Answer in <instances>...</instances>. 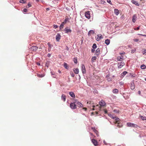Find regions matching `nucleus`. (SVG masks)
Listing matches in <instances>:
<instances>
[{
  "instance_id": "f03ea898",
  "label": "nucleus",
  "mask_w": 146,
  "mask_h": 146,
  "mask_svg": "<svg viewBox=\"0 0 146 146\" xmlns=\"http://www.w3.org/2000/svg\"><path fill=\"white\" fill-rule=\"evenodd\" d=\"M126 56L125 55V53H121L119 56H118L117 58L118 61H121L125 58Z\"/></svg>"
},
{
  "instance_id": "58836bf2",
  "label": "nucleus",
  "mask_w": 146,
  "mask_h": 146,
  "mask_svg": "<svg viewBox=\"0 0 146 146\" xmlns=\"http://www.w3.org/2000/svg\"><path fill=\"white\" fill-rule=\"evenodd\" d=\"M31 4L29 3H28L27 5L26 6L27 8H29L30 7H31Z\"/></svg>"
},
{
  "instance_id": "20e7f679",
  "label": "nucleus",
  "mask_w": 146,
  "mask_h": 146,
  "mask_svg": "<svg viewBox=\"0 0 146 146\" xmlns=\"http://www.w3.org/2000/svg\"><path fill=\"white\" fill-rule=\"evenodd\" d=\"M103 37L102 36V35L100 34H99L96 36V40L99 41L101 39L103 38Z\"/></svg>"
},
{
  "instance_id": "5fc2aeb1",
  "label": "nucleus",
  "mask_w": 146,
  "mask_h": 146,
  "mask_svg": "<svg viewBox=\"0 0 146 146\" xmlns=\"http://www.w3.org/2000/svg\"><path fill=\"white\" fill-rule=\"evenodd\" d=\"M50 9L49 8H46V10H47V11H49V10Z\"/></svg>"
},
{
  "instance_id": "72a5a7b5",
  "label": "nucleus",
  "mask_w": 146,
  "mask_h": 146,
  "mask_svg": "<svg viewBox=\"0 0 146 146\" xmlns=\"http://www.w3.org/2000/svg\"><path fill=\"white\" fill-rule=\"evenodd\" d=\"M146 53V50L143 49H142V53L143 54H144Z\"/></svg>"
},
{
  "instance_id": "e433bc0d",
  "label": "nucleus",
  "mask_w": 146,
  "mask_h": 146,
  "mask_svg": "<svg viewBox=\"0 0 146 146\" xmlns=\"http://www.w3.org/2000/svg\"><path fill=\"white\" fill-rule=\"evenodd\" d=\"M97 107H98L99 108V105H96V106H93V108H92V110H95V108H97Z\"/></svg>"
},
{
  "instance_id": "1a4fd4ad",
  "label": "nucleus",
  "mask_w": 146,
  "mask_h": 146,
  "mask_svg": "<svg viewBox=\"0 0 146 146\" xmlns=\"http://www.w3.org/2000/svg\"><path fill=\"white\" fill-rule=\"evenodd\" d=\"M86 17L88 19H89L90 18V13L89 11H87L86 12L85 14Z\"/></svg>"
},
{
  "instance_id": "4c0bfd02",
  "label": "nucleus",
  "mask_w": 146,
  "mask_h": 146,
  "mask_svg": "<svg viewBox=\"0 0 146 146\" xmlns=\"http://www.w3.org/2000/svg\"><path fill=\"white\" fill-rule=\"evenodd\" d=\"M93 131L95 132V133L97 135H98V131L95 129H93Z\"/></svg>"
},
{
  "instance_id": "49530a36",
  "label": "nucleus",
  "mask_w": 146,
  "mask_h": 146,
  "mask_svg": "<svg viewBox=\"0 0 146 146\" xmlns=\"http://www.w3.org/2000/svg\"><path fill=\"white\" fill-rule=\"evenodd\" d=\"M65 49L67 50H68L69 48L67 46H66Z\"/></svg>"
},
{
  "instance_id": "6ab92c4d",
  "label": "nucleus",
  "mask_w": 146,
  "mask_h": 146,
  "mask_svg": "<svg viewBox=\"0 0 146 146\" xmlns=\"http://www.w3.org/2000/svg\"><path fill=\"white\" fill-rule=\"evenodd\" d=\"M73 71L76 74H78L79 72V69L78 68H74L73 69Z\"/></svg>"
},
{
  "instance_id": "7ed1b4c3",
  "label": "nucleus",
  "mask_w": 146,
  "mask_h": 146,
  "mask_svg": "<svg viewBox=\"0 0 146 146\" xmlns=\"http://www.w3.org/2000/svg\"><path fill=\"white\" fill-rule=\"evenodd\" d=\"M127 125L128 127L137 128L138 127V126L137 124L131 122L127 123Z\"/></svg>"
},
{
  "instance_id": "f704fd0d",
  "label": "nucleus",
  "mask_w": 146,
  "mask_h": 146,
  "mask_svg": "<svg viewBox=\"0 0 146 146\" xmlns=\"http://www.w3.org/2000/svg\"><path fill=\"white\" fill-rule=\"evenodd\" d=\"M73 61L74 63L76 64L77 62V60L76 58H74L73 59Z\"/></svg>"
},
{
  "instance_id": "bf43d9fd",
  "label": "nucleus",
  "mask_w": 146,
  "mask_h": 146,
  "mask_svg": "<svg viewBox=\"0 0 146 146\" xmlns=\"http://www.w3.org/2000/svg\"><path fill=\"white\" fill-rule=\"evenodd\" d=\"M64 22H65L66 23V19H65Z\"/></svg>"
},
{
  "instance_id": "69168bd1",
  "label": "nucleus",
  "mask_w": 146,
  "mask_h": 146,
  "mask_svg": "<svg viewBox=\"0 0 146 146\" xmlns=\"http://www.w3.org/2000/svg\"><path fill=\"white\" fill-rule=\"evenodd\" d=\"M49 43H48V45H49Z\"/></svg>"
},
{
  "instance_id": "9d476101",
  "label": "nucleus",
  "mask_w": 146,
  "mask_h": 146,
  "mask_svg": "<svg viewBox=\"0 0 146 146\" xmlns=\"http://www.w3.org/2000/svg\"><path fill=\"white\" fill-rule=\"evenodd\" d=\"M82 70L83 74L85 73L86 72V68L84 65L83 64H82Z\"/></svg>"
},
{
  "instance_id": "6e6552de",
  "label": "nucleus",
  "mask_w": 146,
  "mask_h": 146,
  "mask_svg": "<svg viewBox=\"0 0 146 146\" xmlns=\"http://www.w3.org/2000/svg\"><path fill=\"white\" fill-rule=\"evenodd\" d=\"M38 49V47L36 46H32L29 49L30 50L35 51H36Z\"/></svg>"
},
{
  "instance_id": "412c9836",
  "label": "nucleus",
  "mask_w": 146,
  "mask_h": 146,
  "mask_svg": "<svg viewBox=\"0 0 146 146\" xmlns=\"http://www.w3.org/2000/svg\"><path fill=\"white\" fill-rule=\"evenodd\" d=\"M127 72L126 71H124L123 72L122 74H121V78L123 77L125 75Z\"/></svg>"
},
{
  "instance_id": "864d4df0",
  "label": "nucleus",
  "mask_w": 146,
  "mask_h": 146,
  "mask_svg": "<svg viewBox=\"0 0 146 146\" xmlns=\"http://www.w3.org/2000/svg\"><path fill=\"white\" fill-rule=\"evenodd\" d=\"M104 112L105 113H107V111L106 110H104Z\"/></svg>"
},
{
  "instance_id": "4d7b16f0",
  "label": "nucleus",
  "mask_w": 146,
  "mask_h": 146,
  "mask_svg": "<svg viewBox=\"0 0 146 146\" xmlns=\"http://www.w3.org/2000/svg\"><path fill=\"white\" fill-rule=\"evenodd\" d=\"M142 35V36H146V35Z\"/></svg>"
},
{
  "instance_id": "37998d69",
  "label": "nucleus",
  "mask_w": 146,
  "mask_h": 146,
  "mask_svg": "<svg viewBox=\"0 0 146 146\" xmlns=\"http://www.w3.org/2000/svg\"><path fill=\"white\" fill-rule=\"evenodd\" d=\"M53 27L54 29H56L58 27V26L56 25H53Z\"/></svg>"
},
{
  "instance_id": "a18cd8bd",
  "label": "nucleus",
  "mask_w": 146,
  "mask_h": 146,
  "mask_svg": "<svg viewBox=\"0 0 146 146\" xmlns=\"http://www.w3.org/2000/svg\"><path fill=\"white\" fill-rule=\"evenodd\" d=\"M107 2L110 4H112L110 0H107Z\"/></svg>"
},
{
  "instance_id": "09e8293b",
  "label": "nucleus",
  "mask_w": 146,
  "mask_h": 146,
  "mask_svg": "<svg viewBox=\"0 0 146 146\" xmlns=\"http://www.w3.org/2000/svg\"><path fill=\"white\" fill-rule=\"evenodd\" d=\"M51 56V54H48L47 55V56L48 57H50Z\"/></svg>"
},
{
  "instance_id": "dca6fc26",
  "label": "nucleus",
  "mask_w": 146,
  "mask_h": 146,
  "mask_svg": "<svg viewBox=\"0 0 146 146\" xmlns=\"http://www.w3.org/2000/svg\"><path fill=\"white\" fill-rule=\"evenodd\" d=\"M131 2L135 4L136 5L139 6V4L137 1L134 0H132L131 1Z\"/></svg>"
},
{
  "instance_id": "de8ad7c7",
  "label": "nucleus",
  "mask_w": 146,
  "mask_h": 146,
  "mask_svg": "<svg viewBox=\"0 0 146 146\" xmlns=\"http://www.w3.org/2000/svg\"><path fill=\"white\" fill-rule=\"evenodd\" d=\"M135 50H132L131 51V52L132 53H133L134 52H135Z\"/></svg>"
},
{
  "instance_id": "8fccbe9b",
  "label": "nucleus",
  "mask_w": 146,
  "mask_h": 146,
  "mask_svg": "<svg viewBox=\"0 0 146 146\" xmlns=\"http://www.w3.org/2000/svg\"><path fill=\"white\" fill-rule=\"evenodd\" d=\"M82 109L83 110H84L85 111H86L87 110V108H83Z\"/></svg>"
},
{
  "instance_id": "473e14b6",
  "label": "nucleus",
  "mask_w": 146,
  "mask_h": 146,
  "mask_svg": "<svg viewBox=\"0 0 146 146\" xmlns=\"http://www.w3.org/2000/svg\"><path fill=\"white\" fill-rule=\"evenodd\" d=\"M27 0H20V2L22 3H25L26 2Z\"/></svg>"
},
{
  "instance_id": "2f4dec72",
  "label": "nucleus",
  "mask_w": 146,
  "mask_h": 146,
  "mask_svg": "<svg viewBox=\"0 0 146 146\" xmlns=\"http://www.w3.org/2000/svg\"><path fill=\"white\" fill-rule=\"evenodd\" d=\"M44 76V74H37V76L38 77H40V78L43 77Z\"/></svg>"
},
{
  "instance_id": "13d9d810",
  "label": "nucleus",
  "mask_w": 146,
  "mask_h": 146,
  "mask_svg": "<svg viewBox=\"0 0 146 146\" xmlns=\"http://www.w3.org/2000/svg\"><path fill=\"white\" fill-rule=\"evenodd\" d=\"M94 50H93V49H92V52H94Z\"/></svg>"
},
{
  "instance_id": "603ef678",
  "label": "nucleus",
  "mask_w": 146,
  "mask_h": 146,
  "mask_svg": "<svg viewBox=\"0 0 146 146\" xmlns=\"http://www.w3.org/2000/svg\"><path fill=\"white\" fill-rule=\"evenodd\" d=\"M138 94L140 95H141V92L140 91H139L138 92Z\"/></svg>"
},
{
  "instance_id": "79ce46f5",
  "label": "nucleus",
  "mask_w": 146,
  "mask_h": 146,
  "mask_svg": "<svg viewBox=\"0 0 146 146\" xmlns=\"http://www.w3.org/2000/svg\"><path fill=\"white\" fill-rule=\"evenodd\" d=\"M139 27H140V26H139V27H137L135 28H134V29L135 30H139Z\"/></svg>"
},
{
  "instance_id": "a19ab883",
  "label": "nucleus",
  "mask_w": 146,
  "mask_h": 146,
  "mask_svg": "<svg viewBox=\"0 0 146 146\" xmlns=\"http://www.w3.org/2000/svg\"><path fill=\"white\" fill-rule=\"evenodd\" d=\"M141 119L143 120H144L146 119L145 118L146 117H144L143 116H141Z\"/></svg>"
},
{
  "instance_id": "2eb2a0df",
  "label": "nucleus",
  "mask_w": 146,
  "mask_h": 146,
  "mask_svg": "<svg viewBox=\"0 0 146 146\" xmlns=\"http://www.w3.org/2000/svg\"><path fill=\"white\" fill-rule=\"evenodd\" d=\"M106 80L109 82H110L111 81V78L109 75H107L106 76Z\"/></svg>"
},
{
  "instance_id": "ddd939ff",
  "label": "nucleus",
  "mask_w": 146,
  "mask_h": 146,
  "mask_svg": "<svg viewBox=\"0 0 146 146\" xmlns=\"http://www.w3.org/2000/svg\"><path fill=\"white\" fill-rule=\"evenodd\" d=\"M61 36L59 34H57L56 36V40L57 41H58L60 39Z\"/></svg>"
},
{
  "instance_id": "c85d7f7f",
  "label": "nucleus",
  "mask_w": 146,
  "mask_h": 146,
  "mask_svg": "<svg viewBox=\"0 0 146 146\" xmlns=\"http://www.w3.org/2000/svg\"><path fill=\"white\" fill-rule=\"evenodd\" d=\"M97 59V58L96 56H94L91 59L92 61V62H94V61L96 60Z\"/></svg>"
},
{
  "instance_id": "9b49d317",
  "label": "nucleus",
  "mask_w": 146,
  "mask_h": 146,
  "mask_svg": "<svg viewBox=\"0 0 146 146\" xmlns=\"http://www.w3.org/2000/svg\"><path fill=\"white\" fill-rule=\"evenodd\" d=\"M92 142L95 146H96L98 145V142L97 141L94 139H92Z\"/></svg>"
},
{
  "instance_id": "c756f323",
  "label": "nucleus",
  "mask_w": 146,
  "mask_h": 146,
  "mask_svg": "<svg viewBox=\"0 0 146 146\" xmlns=\"http://www.w3.org/2000/svg\"><path fill=\"white\" fill-rule=\"evenodd\" d=\"M64 66L66 69H68V64L66 63H64Z\"/></svg>"
},
{
  "instance_id": "f8f14e48",
  "label": "nucleus",
  "mask_w": 146,
  "mask_h": 146,
  "mask_svg": "<svg viewBox=\"0 0 146 146\" xmlns=\"http://www.w3.org/2000/svg\"><path fill=\"white\" fill-rule=\"evenodd\" d=\"M99 104L101 106H104L105 105L106 103L104 101L102 100L100 102Z\"/></svg>"
},
{
  "instance_id": "ea45409f",
  "label": "nucleus",
  "mask_w": 146,
  "mask_h": 146,
  "mask_svg": "<svg viewBox=\"0 0 146 146\" xmlns=\"http://www.w3.org/2000/svg\"><path fill=\"white\" fill-rule=\"evenodd\" d=\"M70 74L71 76L72 77H74V74L73 73V72L72 71L71 72H70Z\"/></svg>"
},
{
  "instance_id": "c9c22d12",
  "label": "nucleus",
  "mask_w": 146,
  "mask_h": 146,
  "mask_svg": "<svg viewBox=\"0 0 146 146\" xmlns=\"http://www.w3.org/2000/svg\"><path fill=\"white\" fill-rule=\"evenodd\" d=\"M92 47L94 48H96V47H97L96 44H95V43L94 44H93V45Z\"/></svg>"
},
{
  "instance_id": "5701e85b",
  "label": "nucleus",
  "mask_w": 146,
  "mask_h": 146,
  "mask_svg": "<svg viewBox=\"0 0 146 146\" xmlns=\"http://www.w3.org/2000/svg\"><path fill=\"white\" fill-rule=\"evenodd\" d=\"M69 94L70 96L72 98H74L75 97V94L73 92H69Z\"/></svg>"
},
{
  "instance_id": "7c9ffc66",
  "label": "nucleus",
  "mask_w": 146,
  "mask_h": 146,
  "mask_svg": "<svg viewBox=\"0 0 146 146\" xmlns=\"http://www.w3.org/2000/svg\"><path fill=\"white\" fill-rule=\"evenodd\" d=\"M146 66L144 64H143L141 66V68L142 69H145L146 68Z\"/></svg>"
},
{
  "instance_id": "052dcab7",
  "label": "nucleus",
  "mask_w": 146,
  "mask_h": 146,
  "mask_svg": "<svg viewBox=\"0 0 146 146\" xmlns=\"http://www.w3.org/2000/svg\"><path fill=\"white\" fill-rule=\"evenodd\" d=\"M58 72H59V73H61V71H60V70H59L58 71Z\"/></svg>"
},
{
  "instance_id": "a878e982",
  "label": "nucleus",
  "mask_w": 146,
  "mask_h": 146,
  "mask_svg": "<svg viewBox=\"0 0 146 146\" xmlns=\"http://www.w3.org/2000/svg\"><path fill=\"white\" fill-rule=\"evenodd\" d=\"M110 40L107 39L105 40V43L107 45H108L110 43Z\"/></svg>"
},
{
  "instance_id": "338daca9",
  "label": "nucleus",
  "mask_w": 146,
  "mask_h": 146,
  "mask_svg": "<svg viewBox=\"0 0 146 146\" xmlns=\"http://www.w3.org/2000/svg\"><path fill=\"white\" fill-rule=\"evenodd\" d=\"M49 43H48V45H49Z\"/></svg>"
},
{
  "instance_id": "39448f33",
  "label": "nucleus",
  "mask_w": 146,
  "mask_h": 146,
  "mask_svg": "<svg viewBox=\"0 0 146 146\" xmlns=\"http://www.w3.org/2000/svg\"><path fill=\"white\" fill-rule=\"evenodd\" d=\"M125 65V63L123 62H121L118 63V68H120Z\"/></svg>"
},
{
  "instance_id": "f3484780",
  "label": "nucleus",
  "mask_w": 146,
  "mask_h": 146,
  "mask_svg": "<svg viewBox=\"0 0 146 146\" xmlns=\"http://www.w3.org/2000/svg\"><path fill=\"white\" fill-rule=\"evenodd\" d=\"M130 87H131V89L132 90H133L135 89V86L134 84L133 83H131Z\"/></svg>"
},
{
  "instance_id": "6e6d98bb",
  "label": "nucleus",
  "mask_w": 146,
  "mask_h": 146,
  "mask_svg": "<svg viewBox=\"0 0 146 146\" xmlns=\"http://www.w3.org/2000/svg\"><path fill=\"white\" fill-rule=\"evenodd\" d=\"M37 65H40V64L39 63H37Z\"/></svg>"
},
{
  "instance_id": "0e129e2a",
  "label": "nucleus",
  "mask_w": 146,
  "mask_h": 146,
  "mask_svg": "<svg viewBox=\"0 0 146 146\" xmlns=\"http://www.w3.org/2000/svg\"><path fill=\"white\" fill-rule=\"evenodd\" d=\"M96 114H97L98 113V112L97 111L96 112Z\"/></svg>"
},
{
  "instance_id": "3c124183",
  "label": "nucleus",
  "mask_w": 146,
  "mask_h": 146,
  "mask_svg": "<svg viewBox=\"0 0 146 146\" xmlns=\"http://www.w3.org/2000/svg\"><path fill=\"white\" fill-rule=\"evenodd\" d=\"M134 41L135 42H137L138 41V40L137 39H134Z\"/></svg>"
},
{
  "instance_id": "cd10ccee",
  "label": "nucleus",
  "mask_w": 146,
  "mask_h": 146,
  "mask_svg": "<svg viewBox=\"0 0 146 146\" xmlns=\"http://www.w3.org/2000/svg\"><path fill=\"white\" fill-rule=\"evenodd\" d=\"M113 93L117 94L118 92V90L117 89H115L113 90Z\"/></svg>"
},
{
  "instance_id": "680f3d73",
  "label": "nucleus",
  "mask_w": 146,
  "mask_h": 146,
  "mask_svg": "<svg viewBox=\"0 0 146 146\" xmlns=\"http://www.w3.org/2000/svg\"><path fill=\"white\" fill-rule=\"evenodd\" d=\"M145 81H146V78H145Z\"/></svg>"
},
{
  "instance_id": "a211bd4d",
  "label": "nucleus",
  "mask_w": 146,
  "mask_h": 146,
  "mask_svg": "<svg viewBox=\"0 0 146 146\" xmlns=\"http://www.w3.org/2000/svg\"><path fill=\"white\" fill-rule=\"evenodd\" d=\"M137 18L136 15H133L132 18V21L133 23H135V21L136 19Z\"/></svg>"
},
{
  "instance_id": "0eeeda50",
  "label": "nucleus",
  "mask_w": 146,
  "mask_h": 146,
  "mask_svg": "<svg viewBox=\"0 0 146 146\" xmlns=\"http://www.w3.org/2000/svg\"><path fill=\"white\" fill-rule=\"evenodd\" d=\"M70 107L72 109H75L76 108V106L75 103H71L70 105Z\"/></svg>"
},
{
  "instance_id": "4468645a",
  "label": "nucleus",
  "mask_w": 146,
  "mask_h": 146,
  "mask_svg": "<svg viewBox=\"0 0 146 146\" xmlns=\"http://www.w3.org/2000/svg\"><path fill=\"white\" fill-rule=\"evenodd\" d=\"M100 50L99 48H98L96 51V53L95 54L97 56H98L100 54Z\"/></svg>"
},
{
  "instance_id": "4be33fe9",
  "label": "nucleus",
  "mask_w": 146,
  "mask_h": 146,
  "mask_svg": "<svg viewBox=\"0 0 146 146\" xmlns=\"http://www.w3.org/2000/svg\"><path fill=\"white\" fill-rule=\"evenodd\" d=\"M61 99L62 100H63L64 102L65 101L66 99V97L63 94L61 96Z\"/></svg>"
},
{
  "instance_id": "c03bdc74",
  "label": "nucleus",
  "mask_w": 146,
  "mask_h": 146,
  "mask_svg": "<svg viewBox=\"0 0 146 146\" xmlns=\"http://www.w3.org/2000/svg\"><path fill=\"white\" fill-rule=\"evenodd\" d=\"M27 9L25 8L23 9V11L25 12H27Z\"/></svg>"
},
{
  "instance_id": "393cba45",
  "label": "nucleus",
  "mask_w": 146,
  "mask_h": 146,
  "mask_svg": "<svg viewBox=\"0 0 146 146\" xmlns=\"http://www.w3.org/2000/svg\"><path fill=\"white\" fill-rule=\"evenodd\" d=\"M114 13L115 14L117 15H118L119 14V10L117 9H115Z\"/></svg>"
},
{
  "instance_id": "aec40b11",
  "label": "nucleus",
  "mask_w": 146,
  "mask_h": 146,
  "mask_svg": "<svg viewBox=\"0 0 146 146\" xmlns=\"http://www.w3.org/2000/svg\"><path fill=\"white\" fill-rule=\"evenodd\" d=\"M65 24V23L64 22H63L62 23L59 27L60 29H61L63 28L64 24Z\"/></svg>"
},
{
  "instance_id": "774afa93",
  "label": "nucleus",
  "mask_w": 146,
  "mask_h": 146,
  "mask_svg": "<svg viewBox=\"0 0 146 146\" xmlns=\"http://www.w3.org/2000/svg\"><path fill=\"white\" fill-rule=\"evenodd\" d=\"M117 146H120V145H118Z\"/></svg>"
},
{
  "instance_id": "bb28decb",
  "label": "nucleus",
  "mask_w": 146,
  "mask_h": 146,
  "mask_svg": "<svg viewBox=\"0 0 146 146\" xmlns=\"http://www.w3.org/2000/svg\"><path fill=\"white\" fill-rule=\"evenodd\" d=\"M76 104L79 107H82L83 106V105L79 102H78Z\"/></svg>"
},
{
  "instance_id": "f257e3e1",
  "label": "nucleus",
  "mask_w": 146,
  "mask_h": 146,
  "mask_svg": "<svg viewBox=\"0 0 146 146\" xmlns=\"http://www.w3.org/2000/svg\"><path fill=\"white\" fill-rule=\"evenodd\" d=\"M108 115L110 117L113 119H115V121H114V123H115L116 125L117 124L116 126L119 127H120L121 126L119 125V119L114 115L113 114H109Z\"/></svg>"
},
{
  "instance_id": "b1692460",
  "label": "nucleus",
  "mask_w": 146,
  "mask_h": 146,
  "mask_svg": "<svg viewBox=\"0 0 146 146\" xmlns=\"http://www.w3.org/2000/svg\"><path fill=\"white\" fill-rule=\"evenodd\" d=\"M94 33V31L93 30H91L88 33V36H90L91 35V34L92 33Z\"/></svg>"
},
{
  "instance_id": "423d86ee",
  "label": "nucleus",
  "mask_w": 146,
  "mask_h": 146,
  "mask_svg": "<svg viewBox=\"0 0 146 146\" xmlns=\"http://www.w3.org/2000/svg\"><path fill=\"white\" fill-rule=\"evenodd\" d=\"M64 31H65V33L67 34L70 33L72 31L70 29H68V27H66L64 29Z\"/></svg>"
},
{
  "instance_id": "e2e57ef3",
  "label": "nucleus",
  "mask_w": 146,
  "mask_h": 146,
  "mask_svg": "<svg viewBox=\"0 0 146 146\" xmlns=\"http://www.w3.org/2000/svg\"><path fill=\"white\" fill-rule=\"evenodd\" d=\"M100 109H101V108L100 107L99 108V110H100Z\"/></svg>"
}]
</instances>
